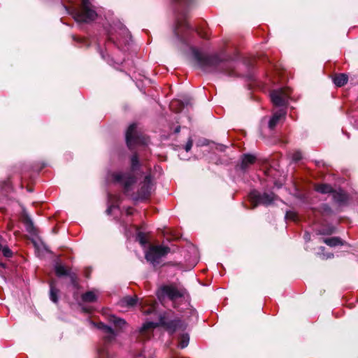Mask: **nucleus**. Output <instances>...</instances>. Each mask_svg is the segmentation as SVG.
Instances as JSON below:
<instances>
[{"label":"nucleus","mask_w":358,"mask_h":358,"mask_svg":"<svg viewBox=\"0 0 358 358\" xmlns=\"http://www.w3.org/2000/svg\"><path fill=\"white\" fill-rule=\"evenodd\" d=\"M159 324L166 327V329L171 334L175 332L180 333L178 343V345L180 348H185L188 345L189 341V336L187 333H184V331L187 328V324L180 320H175L169 322H166L164 318L160 317L159 323H155L153 322H145L143 324L142 327L141 328L140 331L141 333H144L145 331L154 329Z\"/></svg>","instance_id":"f257e3e1"},{"label":"nucleus","mask_w":358,"mask_h":358,"mask_svg":"<svg viewBox=\"0 0 358 358\" xmlns=\"http://www.w3.org/2000/svg\"><path fill=\"white\" fill-rule=\"evenodd\" d=\"M64 8L78 22H89L95 20L96 17V13L92 8L90 0H82L80 10L76 8H69L65 6Z\"/></svg>","instance_id":"f03ea898"},{"label":"nucleus","mask_w":358,"mask_h":358,"mask_svg":"<svg viewBox=\"0 0 358 358\" xmlns=\"http://www.w3.org/2000/svg\"><path fill=\"white\" fill-rule=\"evenodd\" d=\"M193 55L199 66L204 71L213 72L220 65V59L217 55H206L198 50H194Z\"/></svg>","instance_id":"7ed1b4c3"},{"label":"nucleus","mask_w":358,"mask_h":358,"mask_svg":"<svg viewBox=\"0 0 358 358\" xmlns=\"http://www.w3.org/2000/svg\"><path fill=\"white\" fill-rule=\"evenodd\" d=\"M170 252V248L164 245L151 246L145 253V259L153 266L159 264L162 257Z\"/></svg>","instance_id":"20e7f679"},{"label":"nucleus","mask_w":358,"mask_h":358,"mask_svg":"<svg viewBox=\"0 0 358 358\" xmlns=\"http://www.w3.org/2000/svg\"><path fill=\"white\" fill-rule=\"evenodd\" d=\"M290 96L291 90L288 87L274 90L270 93L271 100L275 106H287Z\"/></svg>","instance_id":"39448f33"},{"label":"nucleus","mask_w":358,"mask_h":358,"mask_svg":"<svg viewBox=\"0 0 358 358\" xmlns=\"http://www.w3.org/2000/svg\"><path fill=\"white\" fill-rule=\"evenodd\" d=\"M249 197L250 201L253 203V208L259 204L269 205L275 200V195L273 193L260 194L256 190L252 191L250 193Z\"/></svg>","instance_id":"423d86ee"},{"label":"nucleus","mask_w":358,"mask_h":358,"mask_svg":"<svg viewBox=\"0 0 358 358\" xmlns=\"http://www.w3.org/2000/svg\"><path fill=\"white\" fill-rule=\"evenodd\" d=\"M152 189V179L150 176H146L144 180L138 185V189L136 195L134 196L133 199L135 201L143 200L147 199Z\"/></svg>","instance_id":"0eeeda50"},{"label":"nucleus","mask_w":358,"mask_h":358,"mask_svg":"<svg viewBox=\"0 0 358 358\" xmlns=\"http://www.w3.org/2000/svg\"><path fill=\"white\" fill-rule=\"evenodd\" d=\"M115 181L124 186V190L128 192L132 189V185L135 182L134 178L130 173H116L113 174Z\"/></svg>","instance_id":"6e6552de"},{"label":"nucleus","mask_w":358,"mask_h":358,"mask_svg":"<svg viewBox=\"0 0 358 358\" xmlns=\"http://www.w3.org/2000/svg\"><path fill=\"white\" fill-rule=\"evenodd\" d=\"M126 141L129 148L134 145L141 143V138L136 130V124H131L128 127L126 132Z\"/></svg>","instance_id":"1a4fd4ad"},{"label":"nucleus","mask_w":358,"mask_h":358,"mask_svg":"<svg viewBox=\"0 0 358 358\" xmlns=\"http://www.w3.org/2000/svg\"><path fill=\"white\" fill-rule=\"evenodd\" d=\"M92 324L101 331L102 336L106 342L110 343L115 338L116 333L110 327L104 324L103 322H92Z\"/></svg>","instance_id":"9d476101"},{"label":"nucleus","mask_w":358,"mask_h":358,"mask_svg":"<svg viewBox=\"0 0 358 358\" xmlns=\"http://www.w3.org/2000/svg\"><path fill=\"white\" fill-rule=\"evenodd\" d=\"M286 116V111L284 109H280L275 112L268 122V127L273 129L275 126L282 120H284Z\"/></svg>","instance_id":"9b49d317"},{"label":"nucleus","mask_w":358,"mask_h":358,"mask_svg":"<svg viewBox=\"0 0 358 358\" xmlns=\"http://www.w3.org/2000/svg\"><path fill=\"white\" fill-rule=\"evenodd\" d=\"M162 292L166 294L170 299L174 300L182 296V293L174 286H164L162 288Z\"/></svg>","instance_id":"f8f14e48"},{"label":"nucleus","mask_w":358,"mask_h":358,"mask_svg":"<svg viewBox=\"0 0 358 358\" xmlns=\"http://www.w3.org/2000/svg\"><path fill=\"white\" fill-rule=\"evenodd\" d=\"M332 195L334 201L339 205H344L348 201V196L343 190L335 191Z\"/></svg>","instance_id":"ddd939ff"},{"label":"nucleus","mask_w":358,"mask_h":358,"mask_svg":"<svg viewBox=\"0 0 358 358\" xmlns=\"http://www.w3.org/2000/svg\"><path fill=\"white\" fill-rule=\"evenodd\" d=\"M189 27V24L185 19L178 20L174 28V33L177 38H180V34L183 29H188Z\"/></svg>","instance_id":"4468645a"},{"label":"nucleus","mask_w":358,"mask_h":358,"mask_svg":"<svg viewBox=\"0 0 358 358\" xmlns=\"http://www.w3.org/2000/svg\"><path fill=\"white\" fill-rule=\"evenodd\" d=\"M255 162V157L251 155H245L243 156L241 162V168L245 170L248 165L253 164Z\"/></svg>","instance_id":"2eb2a0df"},{"label":"nucleus","mask_w":358,"mask_h":358,"mask_svg":"<svg viewBox=\"0 0 358 358\" xmlns=\"http://www.w3.org/2000/svg\"><path fill=\"white\" fill-rule=\"evenodd\" d=\"M97 299V294L96 291H89L82 295V300L84 302H94Z\"/></svg>","instance_id":"dca6fc26"},{"label":"nucleus","mask_w":358,"mask_h":358,"mask_svg":"<svg viewBox=\"0 0 358 358\" xmlns=\"http://www.w3.org/2000/svg\"><path fill=\"white\" fill-rule=\"evenodd\" d=\"M348 82V76L342 73L337 75L334 78V83L337 87H342Z\"/></svg>","instance_id":"f3484780"},{"label":"nucleus","mask_w":358,"mask_h":358,"mask_svg":"<svg viewBox=\"0 0 358 358\" xmlns=\"http://www.w3.org/2000/svg\"><path fill=\"white\" fill-rule=\"evenodd\" d=\"M315 190L321 194L333 193V188L327 184H319L315 187Z\"/></svg>","instance_id":"a211bd4d"},{"label":"nucleus","mask_w":358,"mask_h":358,"mask_svg":"<svg viewBox=\"0 0 358 358\" xmlns=\"http://www.w3.org/2000/svg\"><path fill=\"white\" fill-rule=\"evenodd\" d=\"M108 320L109 322L115 325V327H119V328H122L126 324L124 320H123L120 318L116 317L115 315L108 316Z\"/></svg>","instance_id":"6ab92c4d"},{"label":"nucleus","mask_w":358,"mask_h":358,"mask_svg":"<svg viewBox=\"0 0 358 358\" xmlns=\"http://www.w3.org/2000/svg\"><path fill=\"white\" fill-rule=\"evenodd\" d=\"M116 202H117V198L115 196H112L110 194L108 195V207L106 210L107 214L110 215L112 210L116 207H117V205H116Z\"/></svg>","instance_id":"aec40b11"},{"label":"nucleus","mask_w":358,"mask_h":358,"mask_svg":"<svg viewBox=\"0 0 358 358\" xmlns=\"http://www.w3.org/2000/svg\"><path fill=\"white\" fill-rule=\"evenodd\" d=\"M324 243H325L327 245L334 247L338 245H342V241L339 238L337 237H332L329 238H324L323 239Z\"/></svg>","instance_id":"412c9836"},{"label":"nucleus","mask_w":358,"mask_h":358,"mask_svg":"<svg viewBox=\"0 0 358 358\" xmlns=\"http://www.w3.org/2000/svg\"><path fill=\"white\" fill-rule=\"evenodd\" d=\"M50 298L52 301H53L54 303H57L58 290L55 287L53 282L50 283Z\"/></svg>","instance_id":"4be33fe9"},{"label":"nucleus","mask_w":358,"mask_h":358,"mask_svg":"<svg viewBox=\"0 0 358 358\" xmlns=\"http://www.w3.org/2000/svg\"><path fill=\"white\" fill-rule=\"evenodd\" d=\"M55 273L57 276H62L68 275V271L66 268L59 264H57L55 266Z\"/></svg>","instance_id":"5701e85b"},{"label":"nucleus","mask_w":358,"mask_h":358,"mask_svg":"<svg viewBox=\"0 0 358 358\" xmlns=\"http://www.w3.org/2000/svg\"><path fill=\"white\" fill-rule=\"evenodd\" d=\"M122 304L127 306H133L136 303V299L131 296H126L122 300Z\"/></svg>","instance_id":"b1692460"},{"label":"nucleus","mask_w":358,"mask_h":358,"mask_svg":"<svg viewBox=\"0 0 358 358\" xmlns=\"http://www.w3.org/2000/svg\"><path fill=\"white\" fill-rule=\"evenodd\" d=\"M136 239L143 247H145L148 243L145 235L142 232L138 233Z\"/></svg>","instance_id":"393cba45"},{"label":"nucleus","mask_w":358,"mask_h":358,"mask_svg":"<svg viewBox=\"0 0 358 358\" xmlns=\"http://www.w3.org/2000/svg\"><path fill=\"white\" fill-rule=\"evenodd\" d=\"M0 251L2 252L3 255L6 257H10L13 255L12 251L7 246H3L0 244Z\"/></svg>","instance_id":"a878e982"},{"label":"nucleus","mask_w":358,"mask_h":358,"mask_svg":"<svg viewBox=\"0 0 358 358\" xmlns=\"http://www.w3.org/2000/svg\"><path fill=\"white\" fill-rule=\"evenodd\" d=\"M131 167L133 169H136L138 167L139 162H138V156L136 155H134L131 157Z\"/></svg>","instance_id":"bb28decb"},{"label":"nucleus","mask_w":358,"mask_h":358,"mask_svg":"<svg viewBox=\"0 0 358 358\" xmlns=\"http://www.w3.org/2000/svg\"><path fill=\"white\" fill-rule=\"evenodd\" d=\"M26 227H27V230L29 232L34 233V228L33 222H31V220L29 218L26 219Z\"/></svg>","instance_id":"cd10ccee"},{"label":"nucleus","mask_w":358,"mask_h":358,"mask_svg":"<svg viewBox=\"0 0 358 358\" xmlns=\"http://www.w3.org/2000/svg\"><path fill=\"white\" fill-rule=\"evenodd\" d=\"M302 158V154L301 152H296L293 154L292 159L295 162L300 160Z\"/></svg>","instance_id":"c85d7f7f"},{"label":"nucleus","mask_w":358,"mask_h":358,"mask_svg":"<svg viewBox=\"0 0 358 358\" xmlns=\"http://www.w3.org/2000/svg\"><path fill=\"white\" fill-rule=\"evenodd\" d=\"M192 145H193L192 140L189 138L185 145V150L187 152H189L191 150Z\"/></svg>","instance_id":"c756f323"},{"label":"nucleus","mask_w":358,"mask_h":358,"mask_svg":"<svg viewBox=\"0 0 358 358\" xmlns=\"http://www.w3.org/2000/svg\"><path fill=\"white\" fill-rule=\"evenodd\" d=\"M178 103V101H173L171 103V109L174 110L175 106Z\"/></svg>","instance_id":"7c9ffc66"},{"label":"nucleus","mask_w":358,"mask_h":358,"mask_svg":"<svg viewBox=\"0 0 358 358\" xmlns=\"http://www.w3.org/2000/svg\"><path fill=\"white\" fill-rule=\"evenodd\" d=\"M154 310V306L153 305H150V307L149 308V309L148 310H145V312L146 313H152V311Z\"/></svg>","instance_id":"2f4dec72"},{"label":"nucleus","mask_w":358,"mask_h":358,"mask_svg":"<svg viewBox=\"0 0 358 358\" xmlns=\"http://www.w3.org/2000/svg\"><path fill=\"white\" fill-rule=\"evenodd\" d=\"M333 231H334L333 229H329L327 230V231L322 232V234H330L333 233Z\"/></svg>","instance_id":"473e14b6"},{"label":"nucleus","mask_w":358,"mask_h":358,"mask_svg":"<svg viewBox=\"0 0 358 358\" xmlns=\"http://www.w3.org/2000/svg\"><path fill=\"white\" fill-rule=\"evenodd\" d=\"M304 238L306 241H309L310 238V236L308 233H306L304 235Z\"/></svg>","instance_id":"72a5a7b5"},{"label":"nucleus","mask_w":358,"mask_h":358,"mask_svg":"<svg viewBox=\"0 0 358 358\" xmlns=\"http://www.w3.org/2000/svg\"><path fill=\"white\" fill-rule=\"evenodd\" d=\"M127 213L128 215L131 214V213H131V208L127 209Z\"/></svg>","instance_id":"f704fd0d"},{"label":"nucleus","mask_w":358,"mask_h":358,"mask_svg":"<svg viewBox=\"0 0 358 358\" xmlns=\"http://www.w3.org/2000/svg\"><path fill=\"white\" fill-rule=\"evenodd\" d=\"M180 127H177V128L176 129V131H176V133H178V132L180 131Z\"/></svg>","instance_id":"c9c22d12"},{"label":"nucleus","mask_w":358,"mask_h":358,"mask_svg":"<svg viewBox=\"0 0 358 358\" xmlns=\"http://www.w3.org/2000/svg\"><path fill=\"white\" fill-rule=\"evenodd\" d=\"M332 256H333L332 255H327L326 258H327V259H328V258H331Z\"/></svg>","instance_id":"e433bc0d"},{"label":"nucleus","mask_w":358,"mask_h":358,"mask_svg":"<svg viewBox=\"0 0 358 358\" xmlns=\"http://www.w3.org/2000/svg\"><path fill=\"white\" fill-rule=\"evenodd\" d=\"M291 214H292V213H287V215L288 216L289 215H291Z\"/></svg>","instance_id":"4c0bfd02"},{"label":"nucleus","mask_w":358,"mask_h":358,"mask_svg":"<svg viewBox=\"0 0 358 358\" xmlns=\"http://www.w3.org/2000/svg\"><path fill=\"white\" fill-rule=\"evenodd\" d=\"M357 128H358V124H357Z\"/></svg>","instance_id":"58836bf2"}]
</instances>
